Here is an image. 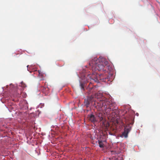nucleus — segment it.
<instances>
[{
	"label": "nucleus",
	"instance_id": "nucleus-1",
	"mask_svg": "<svg viewBox=\"0 0 160 160\" xmlns=\"http://www.w3.org/2000/svg\"><path fill=\"white\" fill-rule=\"evenodd\" d=\"M108 62L104 58L99 57L98 58H94L89 63V68L92 71H106L105 66L108 65Z\"/></svg>",
	"mask_w": 160,
	"mask_h": 160
},
{
	"label": "nucleus",
	"instance_id": "nucleus-2",
	"mask_svg": "<svg viewBox=\"0 0 160 160\" xmlns=\"http://www.w3.org/2000/svg\"><path fill=\"white\" fill-rule=\"evenodd\" d=\"M96 104H98V106H99L101 108L103 107L105 109L107 110V112L112 111V115L114 118L117 116L118 114V111L117 109V108L115 107L113 108V104L111 103L110 102L107 100L101 102L100 103L94 102L93 106L96 108L97 107V106L96 105Z\"/></svg>",
	"mask_w": 160,
	"mask_h": 160
},
{
	"label": "nucleus",
	"instance_id": "nucleus-3",
	"mask_svg": "<svg viewBox=\"0 0 160 160\" xmlns=\"http://www.w3.org/2000/svg\"><path fill=\"white\" fill-rule=\"evenodd\" d=\"M91 78L95 82H99V80L101 81L105 82L106 79L107 78L103 75L102 74L99 75L97 74L96 72H94L92 73L91 76H90ZM90 78L89 75L87 77V79Z\"/></svg>",
	"mask_w": 160,
	"mask_h": 160
},
{
	"label": "nucleus",
	"instance_id": "nucleus-4",
	"mask_svg": "<svg viewBox=\"0 0 160 160\" xmlns=\"http://www.w3.org/2000/svg\"><path fill=\"white\" fill-rule=\"evenodd\" d=\"M97 117L99 119L100 121L102 123L104 127H107L109 125L105 118L104 113L102 112H98L97 114Z\"/></svg>",
	"mask_w": 160,
	"mask_h": 160
},
{
	"label": "nucleus",
	"instance_id": "nucleus-5",
	"mask_svg": "<svg viewBox=\"0 0 160 160\" xmlns=\"http://www.w3.org/2000/svg\"><path fill=\"white\" fill-rule=\"evenodd\" d=\"M132 128V126L130 124H127L124 128V130L122 133V137L126 138L128 136V133L130 131Z\"/></svg>",
	"mask_w": 160,
	"mask_h": 160
},
{
	"label": "nucleus",
	"instance_id": "nucleus-6",
	"mask_svg": "<svg viewBox=\"0 0 160 160\" xmlns=\"http://www.w3.org/2000/svg\"><path fill=\"white\" fill-rule=\"evenodd\" d=\"M94 101L93 97L91 96L90 97H87V98L84 99V103L87 108L89 107L90 103Z\"/></svg>",
	"mask_w": 160,
	"mask_h": 160
},
{
	"label": "nucleus",
	"instance_id": "nucleus-7",
	"mask_svg": "<svg viewBox=\"0 0 160 160\" xmlns=\"http://www.w3.org/2000/svg\"><path fill=\"white\" fill-rule=\"evenodd\" d=\"M88 118L90 121L93 123L97 121L96 118L93 114L88 115Z\"/></svg>",
	"mask_w": 160,
	"mask_h": 160
},
{
	"label": "nucleus",
	"instance_id": "nucleus-8",
	"mask_svg": "<svg viewBox=\"0 0 160 160\" xmlns=\"http://www.w3.org/2000/svg\"><path fill=\"white\" fill-rule=\"evenodd\" d=\"M41 90L42 92L45 94V95L48 94L49 89L47 87H42L41 88Z\"/></svg>",
	"mask_w": 160,
	"mask_h": 160
},
{
	"label": "nucleus",
	"instance_id": "nucleus-9",
	"mask_svg": "<svg viewBox=\"0 0 160 160\" xmlns=\"http://www.w3.org/2000/svg\"><path fill=\"white\" fill-rule=\"evenodd\" d=\"M94 89V87L92 86L91 87L90 86V85H89L88 87H87V89L88 91V93L89 94H90L93 92V90Z\"/></svg>",
	"mask_w": 160,
	"mask_h": 160
},
{
	"label": "nucleus",
	"instance_id": "nucleus-10",
	"mask_svg": "<svg viewBox=\"0 0 160 160\" xmlns=\"http://www.w3.org/2000/svg\"><path fill=\"white\" fill-rule=\"evenodd\" d=\"M98 141L99 147L101 148H103L104 147V144L102 142V141H100L99 140Z\"/></svg>",
	"mask_w": 160,
	"mask_h": 160
},
{
	"label": "nucleus",
	"instance_id": "nucleus-11",
	"mask_svg": "<svg viewBox=\"0 0 160 160\" xmlns=\"http://www.w3.org/2000/svg\"><path fill=\"white\" fill-rule=\"evenodd\" d=\"M80 86L81 87V88L82 89L84 90V83H82L80 81Z\"/></svg>",
	"mask_w": 160,
	"mask_h": 160
},
{
	"label": "nucleus",
	"instance_id": "nucleus-12",
	"mask_svg": "<svg viewBox=\"0 0 160 160\" xmlns=\"http://www.w3.org/2000/svg\"><path fill=\"white\" fill-rule=\"evenodd\" d=\"M21 87H22L23 88L26 87V85L22 82H21Z\"/></svg>",
	"mask_w": 160,
	"mask_h": 160
},
{
	"label": "nucleus",
	"instance_id": "nucleus-13",
	"mask_svg": "<svg viewBox=\"0 0 160 160\" xmlns=\"http://www.w3.org/2000/svg\"><path fill=\"white\" fill-rule=\"evenodd\" d=\"M21 93H22V92L21 91H20V92H18L17 93L16 97H21L20 94H21Z\"/></svg>",
	"mask_w": 160,
	"mask_h": 160
},
{
	"label": "nucleus",
	"instance_id": "nucleus-14",
	"mask_svg": "<svg viewBox=\"0 0 160 160\" xmlns=\"http://www.w3.org/2000/svg\"><path fill=\"white\" fill-rule=\"evenodd\" d=\"M10 89H12V88L13 87V85L12 84H11L10 85Z\"/></svg>",
	"mask_w": 160,
	"mask_h": 160
},
{
	"label": "nucleus",
	"instance_id": "nucleus-15",
	"mask_svg": "<svg viewBox=\"0 0 160 160\" xmlns=\"http://www.w3.org/2000/svg\"><path fill=\"white\" fill-rule=\"evenodd\" d=\"M8 86H7V88H8Z\"/></svg>",
	"mask_w": 160,
	"mask_h": 160
},
{
	"label": "nucleus",
	"instance_id": "nucleus-16",
	"mask_svg": "<svg viewBox=\"0 0 160 160\" xmlns=\"http://www.w3.org/2000/svg\"><path fill=\"white\" fill-rule=\"evenodd\" d=\"M27 67H28V65Z\"/></svg>",
	"mask_w": 160,
	"mask_h": 160
}]
</instances>
